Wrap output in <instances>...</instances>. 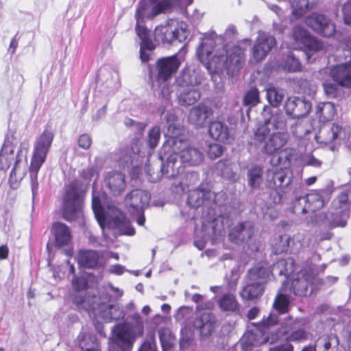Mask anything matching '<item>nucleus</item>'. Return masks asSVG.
I'll use <instances>...</instances> for the list:
<instances>
[{"instance_id":"f257e3e1","label":"nucleus","mask_w":351,"mask_h":351,"mask_svg":"<svg viewBox=\"0 0 351 351\" xmlns=\"http://www.w3.org/2000/svg\"><path fill=\"white\" fill-rule=\"evenodd\" d=\"M245 49L239 45L229 47L223 45L218 47L214 56L206 43H202L197 49V56L202 63L213 66L215 69H224L228 74L234 75L243 66L245 61Z\"/></svg>"},{"instance_id":"f03ea898","label":"nucleus","mask_w":351,"mask_h":351,"mask_svg":"<svg viewBox=\"0 0 351 351\" xmlns=\"http://www.w3.org/2000/svg\"><path fill=\"white\" fill-rule=\"evenodd\" d=\"M133 322H124L112 328L108 339V351H132L134 342L144 333V323L138 313L131 316Z\"/></svg>"},{"instance_id":"7ed1b4c3","label":"nucleus","mask_w":351,"mask_h":351,"mask_svg":"<svg viewBox=\"0 0 351 351\" xmlns=\"http://www.w3.org/2000/svg\"><path fill=\"white\" fill-rule=\"evenodd\" d=\"M226 199L225 193L213 191L211 182L205 181L188 191L186 204L195 209L202 207L208 219H217V211L224 204Z\"/></svg>"},{"instance_id":"20e7f679","label":"nucleus","mask_w":351,"mask_h":351,"mask_svg":"<svg viewBox=\"0 0 351 351\" xmlns=\"http://www.w3.org/2000/svg\"><path fill=\"white\" fill-rule=\"evenodd\" d=\"M73 302L78 309L86 311L89 315L96 319H101L106 322L118 321L125 317V312L119 304H113L106 301H90L89 296H82L80 293L74 295Z\"/></svg>"},{"instance_id":"39448f33","label":"nucleus","mask_w":351,"mask_h":351,"mask_svg":"<svg viewBox=\"0 0 351 351\" xmlns=\"http://www.w3.org/2000/svg\"><path fill=\"white\" fill-rule=\"evenodd\" d=\"M86 189L78 180L70 182L64 187L62 202V215L64 219H84V196Z\"/></svg>"},{"instance_id":"423d86ee","label":"nucleus","mask_w":351,"mask_h":351,"mask_svg":"<svg viewBox=\"0 0 351 351\" xmlns=\"http://www.w3.org/2000/svg\"><path fill=\"white\" fill-rule=\"evenodd\" d=\"M171 149L178 153V156L184 165L197 166L204 160L202 153L194 147H191L184 135V128L180 125H170Z\"/></svg>"},{"instance_id":"0eeeda50","label":"nucleus","mask_w":351,"mask_h":351,"mask_svg":"<svg viewBox=\"0 0 351 351\" xmlns=\"http://www.w3.org/2000/svg\"><path fill=\"white\" fill-rule=\"evenodd\" d=\"M253 140L256 145H263V153L271 155L282 149L289 140L287 132L271 131L266 125H260L254 134Z\"/></svg>"},{"instance_id":"6e6552de","label":"nucleus","mask_w":351,"mask_h":351,"mask_svg":"<svg viewBox=\"0 0 351 351\" xmlns=\"http://www.w3.org/2000/svg\"><path fill=\"white\" fill-rule=\"evenodd\" d=\"M53 138L52 130L49 126H46L35 142L29 167L30 178L33 182H37L38 173L46 160Z\"/></svg>"},{"instance_id":"1a4fd4ad","label":"nucleus","mask_w":351,"mask_h":351,"mask_svg":"<svg viewBox=\"0 0 351 351\" xmlns=\"http://www.w3.org/2000/svg\"><path fill=\"white\" fill-rule=\"evenodd\" d=\"M295 271L294 260L292 258L281 259L273 266L270 270L268 264L265 262L258 263L250 269L247 274V280L261 282L263 285L269 278L272 271H277L280 276H285L289 278Z\"/></svg>"},{"instance_id":"9d476101","label":"nucleus","mask_w":351,"mask_h":351,"mask_svg":"<svg viewBox=\"0 0 351 351\" xmlns=\"http://www.w3.org/2000/svg\"><path fill=\"white\" fill-rule=\"evenodd\" d=\"M278 321L277 315L271 313L267 319L254 326L252 330H248L241 339V345L243 351H251L254 347L261 346L271 341V337L267 334L270 326L276 324Z\"/></svg>"},{"instance_id":"9b49d317","label":"nucleus","mask_w":351,"mask_h":351,"mask_svg":"<svg viewBox=\"0 0 351 351\" xmlns=\"http://www.w3.org/2000/svg\"><path fill=\"white\" fill-rule=\"evenodd\" d=\"M223 221H202L200 227L196 225L194 245L199 250L208 243L212 245L219 241L223 236Z\"/></svg>"},{"instance_id":"f8f14e48","label":"nucleus","mask_w":351,"mask_h":351,"mask_svg":"<svg viewBox=\"0 0 351 351\" xmlns=\"http://www.w3.org/2000/svg\"><path fill=\"white\" fill-rule=\"evenodd\" d=\"M14 136H7L0 150V170L7 171L12 166L10 176H15L19 165L21 162L22 150L14 152Z\"/></svg>"},{"instance_id":"ddd939ff","label":"nucleus","mask_w":351,"mask_h":351,"mask_svg":"<svg viewBox=\"0 0 351 351\" xmlns=\"http://www.w3.org/2000/svg\"><path fill=\"white\" fill-rule=\"evenodd\" d=\"M150 199V193L140 189H133L127 194L125 202L132 219H145L144 210L149 205Z\"/></svg>"},{"instance_id":"4468645a","label":"nucleus","mask_w":351,"mask_h":351,"mask_svg":"<svg viewBox=\"0 0 351 351\" xmlns=\"http://www.w3.org/2000/svg\"><path fill=\"white\" fill-rule=\"evenodd\" d=\"M300 322V319L296 318L294 319L292 317L289 316L285 320L282 328L276 333L271 334V343H275L282 337H285V340L287 341L301 342L306 340L307 339V333L304 329L294 330L295 325Z\"/></svg>"},{"instance_id":"2eb2a0df","label":"nucleus","mask_w":351,"mask_h":351,"mask_svg":"<svg viewBox=\"0 0 351 351\" xmlns=\"http://www.w3.org/2000/svg\"><path fill=\"white\" fill-rule=\"evenodd\" d=\"M292 38L295 45L304 47L307 51L306 59H310V52H317L323 49L322 43L313 37L306 29L300 25L295 26L292 30Z\"/></svg>"},{"instance_id":"dca6fc26","label":"nucleus","mask_w":351,"mask_h":351,"mask_svg":"<svg viewBox=\"0 0 351 351\" xmlns=\"http://www.w3.org/2000/svg\"><path fill=\"white\" fill-rule=\"evenodd\" d=\"M186 38V32L180 27H173L172 25H162L156 27L154 39L163 44H171L175 41L180 43Z\"/></svg>"},{"instance_id":"f3484780","label":"nucleus","mask_w":351,"mask_h":351,"mask_svg":"<svg viewBox=\"0 0 351 351\" xmlns=\"http://www.w3.org/2000/svg\"><path fill=\"white\" fill-rule=\"evenodd\" d=\"M180 64L177 53L159 58L156 63V68L158 71L157 80L162 82L169 80L177 72Z\"/></svg>"},{"instance_id":"a211bd4d","label":"nucleus","mask_w":351,"mask_h":351,"mask_svg":"<svg viewBox=\"0 0 351 351\" xmlns=\"http://www.w3.org/2000/svg\"><path fill=\"white\" fill-rule=\"evenodd\" d=\"M287 169L276 167L267 171V182L269 186L286 193L293 181L292 174L288 176Z\"/></svg>"},{"instance_id":"6ab92c4d","label":"nucleus","mask_w":351,"mask_h":351,"mask_svg":"<svg viewBox=\"0 0 351 351\" xmlns=\"http://www.w3.org/2000/svg\"><path fill=\"white\" fill-rule=\"evenodd\" d=\"M303 240V235L298 234L291 239L287 234L279 236L272 243V246L275 254H280L282 252H295L299 251L305 246Z\"/></svg>"},{"instance_id":"aec40b11","label":"nucleus","mask_w":351,"mask_h":351,"mask_svg":"<svg viewBox=\"0 0 351 351\" xmlns=\"http://www.w3.org/2000/svg\"><path fill=\"white\" fill-rule=\"evenodd\" d=\"M306 24L324 37H330L335 32V26L324 14L313 13L305 19Z\"/></svg>"},{"instance_id":"412c9836","label":"nucleus","mask_w":351,"mask_h":351,"mask_svg":"<svg viewBox=\"0 0 351 351\" xmlns=\"http://www.w3.org/2000/svg\"><path fill=\"white\" fill-rule=\"evenodd\" d=\"M263 123L269 127V124L272 125L273 131L276 132H287V119L282 110L277 109L273 110L269 106H265L262 112Z\"/></svg>"},{"instance_id":"4be33fe9","label":"nucleus","mask_w":351,"mask_h":351,"mask_svg":"<svg viewBox=\"0 0 351 351\" xmlns=\"http://www.w3.org/2000/svg\"><path fill=\"white\" fill-rule=\"evenodd\" d=\"M330 77L341 87L351 88V60L335 64L330 68Z\"/></svg>"},{"instance_id":"5701e85b","label":"nucleus","mask_w":351,"mask_h":351,"mask_svg":"<svg viewBox=\"0 0 351 351\" xmlns=\"http://www.w3.org/2000/svg\"><path fill=\"white\" fill-rule=\"evenodd\" d=\"M213 115L212 108L204 102H201L190 110L188 120L195 128H202Z\"/></svg>"},{"instance_id":"b1692460","label":"nucleus","mask_w":351,"mask_h":351,"mask_svg":"<svg viewBox=\"0 0 351 351\" xmlns=\"http://www.w3.org/2000/svg\"><path fill=\"white\" fill-rule=\"evenodd\" d=\"M311 104L298 97H289L284 108L287 115L293 119H300L306 115L311 110Z\"/></svg>"},{"instance_id":"393cba45","label":"nucleus","mask_w":351,"mask_h":351,"mask_svg":"<svg viewBox=\"0 0 351 351\" xmlns=\"http://www.w3.org/2000/svg\"><path fill=\"white\" fill-rule=\"evenodd\" d=\"M276 45V39L270 35L263 34L256 40L252 49V58L258 62L266 58Z\"/></svg>"},{"instance_id":"a878e982","label":"nucleus","mask_w":351,"mask_h":351,"mask_svg":"<svg viewBox=\"0 0 351 351\" xmlns=\"http://www.w3.org/2000/svg\"><path fill=\"white\" fill-rule=\"evenodd\" d=\"M178 153L173 152L167 158L166 162L162 164L161 171L162 175L167 178H177L184 172V165L178 160Z\"/></svg>"},{"instance_id":"bb28decb","label":"nucleus","mask_w":351,"mask_h":351,"mask_svg":"<svg viewBox=\"0 0 351 351\" xmlns=\"http://www.w3.org/2000/svg\"><path fill=\"white\" fill-rule=\"evenodd\" d=\"M228 234L229 240L239 243L247 241L253 234L252 226L248 221H237L236 224L231 223Z\"/></svg>"},{"instance_id":"cd10ccee","label":"nucleus","mask_w":351,"mask_h":351,"mask_svg":"<svg viewBox=\"0 0 351 351\" xmlns=\"http://www.w3.org/2000/svg\"><path fill=\"white\" fill-rule=\"evenodd\" d=\"M104 182L110 194L114 197L121 195L126 188L125 175L119 171L108 172Z\"/></svg>"},{"instance_id":"c85d7f7f","label":"nucleus","mask_w":351,"mask_h":351,"mask_svg":"<svg viewBox=\"0 0 351 351\" xmlns=\"http://www.w3.org/2000/svg\"><path fill=\"white\" fill-rule=\"evenodd\" d=\"M299 276L301 277L293 280L290 285V291L298 296L307 295L308 286L315 280V276L311 272L305 273L304 271H301Z\"/></svg>"},{"instance_id":"c756f323","label":"nucleus","mask_w":351,"mask_h":351,"mask_svg":"<svg viewBox=\"0 0 351 351\" xmlns=\"http://www.w3.org/2000/svg\"><path fill=\"white\" fill-rule=\"evenodd\" d=\"M208 134L213 140L223 143H229L231 138L229 128L220 121L210 123Z\"/></svg>"},{"instance_id":"7c9ffc66","label":"nucleus","mask_w":351,"mask_h":351,"mask_svg":"<svg viewBox=\"0 0 351 351\" xmlns=\"http://www.w3.org/2000/svg\"><path fill=\"white\" fill-rule=\"evenodd\" d=\"M215 317L210 313H204L193 322L194 327L199 330L200 335L208 337L214 330Z\"/></svg>"},{"instance_id":"2f4dec72","label":"nucleus","mask_w":351,"mask_h":351,"mask_svg":"<svg viewBox=\"0 0 351 351\" xmlns=\"http://www.w3.org/2000/svg\"><path fill=\"white\" fill-rule=\"evenodd\" d=\"M264 285L261 282L247 280V284L240 291V296L245 300H253L259 298L264 293Z\"/></svg>"},{"instance_id":"473e14b6","label":"nucleus","mask_w":351,"mask_h":351,"mask_svg":"<svg viewBox=\"0 0 351 351\" xmlns=\"http://www.w3.org/2000/svg\"><path fill=\"white\" fill-rule=\"evenodd\" d=\"M77 343L80 351H101L97 337L90 332H81Z\"/></svg>"},{"instance_id":"72a5a7b5","label":"nucleus","mask_w":351,"mask_h":351,"mask_svg":"<svg viewBox=\"0 0 351 351\" xmlns=\"http://www.w3.org/2000/svg\"><path fill=\"white\" fill-rule=\"evenodd\" d=\"M182 90L178 96V104L183 106H191L196 103L201 97V92L197 87H182Z\"/></svg>"},{"instance_id":"f704fd0d","label":"nucleus","mask_w":351,"mask_h":351,"mask_svg":"<svg viewBox=\"0 0 351 351\" xmlns=\"http://www.w3.org/2000/svg\"><path fill=\"white\" fill-rule=\"evenodd\" d=\"M341 130V127L335 123H333L329 128H322L316 135L317 141L324 145L332 143L338 138Z\"/></svg>"},{"instance_id":"c9c22d12","label":"nucleus","mask_w":351,"mask_h":351,"mask_svg":"<svg viewBox=\"0 0 351 351\" xmlns=\"http://www.w3.org/2000/svg\"><path fill=\"white\" fill-rule=\"evenodd\" d=\"M100 255L95 250H80L77 256L79 265L85 268H94L97 264Z\"/></svg>"},{"instance_id":"e433bc0d","label":"nucleus","mask_w":351,"mask_h":351,"mask_svg":"<svg viewBox=\"0 0 351 351\" xmlns=\"http://www.w3.org/2000/svg\"><path fill=\"white\" fill-rule=\"evenodd\" d=\"M263 167L254 165L250 167L247 172L248 186L253 190L261 188L263 183Z\"/></svg>"},{"instance_id":"4c0bfd02","label":"nucleus","mask_w":351,"mask_h":351,"mask_svg":"<svg viewBox=\"0 0 351 351\" xmlns=\"http://www.w3.org/2000/svg\"><path fill=\"white\" fill-rule=\"evenodd\" d=\"M52 232L56 243L59 246L67 245L71 240V235L68 227L59 221L53 224Z\"/></svg>"},{"instance_id":"58836bf2","label":"nucleus","mask_w":351,"mask_h":351,"mask_svg":"<svg viewBox=\"0 0 351 351\" xmlns=\"http://www.w3.org/2000/svg\"><path fill=\"white\" fill-rule=\"evenodd\" d=\"M315 114L319 121H330L336 114V108L332 102H321L316 107Z\"/></svg>"},{"instance_id":"ea45409f","label":"nucleus","mask_w":351,"mask_h":351,"mask_svg":"<svg viewBox=\"0 0 351 351\" xmlns=\"http://www.w3.org/2000/svg\"><path fill=\"white\" fill-rule=\"evenodd\" d=\"M176 83L180 87H197L200 80L195 71L184 69L177 78Z\"/></svg>"},{"instance_id":"a19ab883","label":"nucleus","mask_w":351,"mask_h":351,"mask_svg":"<svg viewBox=\"0 0 351 351\" xmlns=\"http://www.w3.org/2000/svg\"><path fill=\"white\" fill-rule=\"evenodd\" d=\"M106 293H103L99 297L97 295H90V301L97 302V301H106L108 302H112V300H117L121 298L123 295V291L119 289L113 287L111 284H108L105 288ZM85 296H87L86 295Z\"/></svg>"},{"instance_id":"79ce46f5","label":"nucleus","mask_w":351,"mask_h":351,"mask_svg":"<svg viewBox=\"0 0 351 351\" xmlns=\"http://www.w3.org/2000/svg\"><path fill=\"white\" fill-rule=\"evenodd\" d=\"M101 229L104 231L108 226H116L120 228L122 234L127 235H134L135 233L134 228L131 226L130 221H97Z\"/></svg>"},{"instance_id":"37998d69","label":"nucleus","mask_w":351,"mask_h":351,"mask_svg":"<svg viewBox=\"0 0 351 351\" xmlns=\"http://www.w3.org/2000/svg\"><path fill=\"white\" fill-rule=\"evenodd\" d=\"M287 284L283 283L282 289L276 295L274 302V308L279 314H284L289 311L290 300L289 297L284 293L286 292Z\"/></svg>"},{"instance_id":"c03bdc74","label":"nucleus","mask_w":351,"mask_h":351,"mask_svg":"<svg viewBox=\"0 0 351 351\" xmlns=\"http://www.w3.org/2000/svg\"><path fill=\"white\" fill-rule=\"evenodd\" d=\"M158 336L162 351H172L176 339L170 329L160 328L158 330Z\"/></svg>"},{"instance_id":"a18cd8bd","label":"nucleus","mask_w":351,"mask_h":351,"mask_svg":"<svg viewBox=\"0 0 351 351\" xmlns=\"http://www.w3.org/2000/svg\"><path fill=\"white\" fill-rule=\"evenodd\" d=\"M332 206L335 208L337 214H339L342 217H349L348 196L346 193H341L334 199Z\"/></svg>"},{"instance_id":"49530a36","label":"nucleus","mask_w":351,"mask_h":351,"mask_svg":"<svg viewBox=\"0 0 351 351\" xmlns=\"http://www.w3.org/2000/svg\"><path fill=\"white\" fill-rule=\"evenodd\" d=\"M324 202L322 197L318 193H311L306 197V202L303 211L308 210L314 213L324 206Z\"/></svg>"},{"instance_id":"de8ad7c7","label":"nucleus","mask_w":351,"mask_h":351,"mask_svg":"<svg viewBox=\"0 0 351 351\" xmlns=\"http://www.w3.org/2000/svg\"><path fill=\"white\" fill-rule=\"evenodd\" d=\"M219 305L223 311H235L239 306L235 296L230 293L224 294L219 300Z\"/></svg>"},{"instance_id":"09e8293b","label":"nucleus","mask_w":351,"mask_h":351,"mask_svg":"<svg viewBox=\"0 0 351 351\" xmlns=\"http://www.w3.org/2000/svg\"><path fill=\"white\" fill-rule=\"evenodd\" d=\"M267 98L272 106L278 107L284 99V94L278 88L270 87L267 90Z\"/></svg>"},{"instance_id":"8fccbe9b","label":"nucleus","mask_w":351,"mask_h":351,"mask_svg":"<svg viewBox=\"0 0 351 351\" xmlns=\"http://www.w3.org/2000/svg\"><path fill=\"white\" fill-rule=\"evenodd\" d=\"M92 208L96 219H106V210L99 195H93Z\"/></svg>"},{"instance_id":"3c124183","label":"nucleus","mask_w":351,"mask_h":351,"mask_svg":"<svg viewBox=\"0 0 351 351\" xmlns=\"http://www.w3.org/2000/svg\"><path fill=\"white\" fill-rule=\"evenodd\" d=\"M92 208L96 219H106V210L99 195H93Z\"/></svg>"},{"instance_id":"603ef678","label":"nucleus","mask_w":351,"mask_h":351,"mask_svg":"<svg viewBox=\"0 0 351 351\" xmlns=\"http://www.w3.org/2000/svg\"><path fill=\"white\" fill-rule=\"evenodd\" d=\"M80 178L87 184H89L95 176L96 179L99 176L98 167L96 165H92L82 169L79 171Z\"/></svg>"},{"instance_id":"864d4df0","label":"nucleus","mask_w":351,"mask_h":351,"mask_svg":"<svg viewBox=\"0 0 351 351\" xmlns=\"http://www.w3.org/2000/svg\"><path fill=\"white\" fill-rule=\"evenodd\" d=\"M326 94L331 98L338 99L343 95V91L337 83H325L323 85Z\"/></svg>"},{"instance_id":"5fc2aeb1","label":"nucleus","mask_w":351,"mask_h":351,"mask_svg":"<svg viewBox=\"0 0 351 351\" xmlns=\"http://www.w3.org/2000/svg\"><path fill=\"white\" fill-rule=\"evenodd\" d=\"M260 101L259 92L256 88H252L247 91L243 99L245 106H254Z\"/></svg>"},{"instance_id":"6e6d98bb","label":"nucleus","mask_w":351,"mask_h":351,"mask_svg":"<svg viewBox=\"0 0 351 351\" xmlns=\"http://www.w3.org/2000/svg\"><path fill=\"white\" fill-rule=\"evenodd\" d=\"M160 138V128L156 125L152 127L148 133V145L152 149H154L158 145Z\"/></svg>"},{"instance_id":"4d7b16f0","label":"nucleus","mask_w":351,"mask_h":351,"mask_svg":"<svg viewBox=\"0 0 351 351\" xmlns=\"http://www.w3.org/2000/svg\"><path fill=\"white\" fill-rule=\"evenodd\" d=\"M217 171L222 178H229L232 173L230 165L228 160H220L215 165Z\"/></svg>"},{"instance_id":"13d9d810","label":"nucleus","mask_w":351,"mask_h":351,"mask_svg":"<svg viewBox=\"0 0 351 351\" xmlns=\"http://www.w3.org/2000/svg\"><path fill=\"white\" fill-rule=\"evenodd\" d=\"M285 66L288 71L291 72L300 71L302 70V64L300 60L293 55L288 56Z\"/></svg>"},{"instance_id":"bf43d9fd","label":"nucleus","mask_w":351,"mask_h":351,"mask_svg":"<svg viewBox=\"0 0 351 351\" xmlns=\"http://www.w3.org/2000/svg\"><path fill=\"white\" fill-rule=\"evenodd\" d=\"M172 5L171 0H162L158 2L152 9L153 15L156 16L165 12Z\"/></svg>"},{"instance_id":"052dcab7","label":"nucleus","mask_w":351,"mask_h":351,"mask_svg":"<svg viewBox=\"0 0 351 351\" xmlns=\"http://www.w3.org/2000/svg\"><path fill=\"white\" fill-rule=\"evenodd\" d=\"M224 149V147L219 144H211L208 150V155L211 159H215L222 155Z\"/></svg>"},{"instance_id":"680f3d73","label":"nucleus","mask_w":351,"mask_h":351,"mask_svg":"<svg viewBox=\"0 0 351 351\" xmlns=\"http://www.w3.org/2000/svg\"><path fill=\"white\" fill-rule=\"evenodd\" d=\"M341 12L346 24L351 25V2L346 1L343 3Z\"/></svg>"},{"instance_id":"e2e57ef3","label":"nucleus","mask_w":351,"mask_h":351,"mask_svg":"<svg viewBox=\"0 0 351 351\" xmlns=\"http://www.w3.org/2000/svg\"><path fill=\"white\" fill-rule=\"evenodd\" d=\"M77 143L81 148L84 149H88L92 144V138L90 135L84 133L79 136Z\"/></svg>"},{"instance_id":"0e129e2a","label":"nucleus","mask_w":351,"mask_h":351,"mask_svg":"<svg viewBox=\"0 0 351 351\" xmlns=\"http://www.w3.org/2000/svg\"><path fill=\"white\" fill-rule=\"evenodd\" d=\"M124 123L127 127H136L140 135H143L144 130L147 126L146 123L142 122H136L130 118H127L125 120Z\"/></svg>"},{"instance_id":"69168bd1","label":"nucleus","mask_w":351,"mask_h":351,"mask_svg":"<svg viewBox=\"0 0 351 351\" xmlns=\"http://www.w3.org/2000/svg\"><path fill=\"white\" fill-rule=\"evenodd\" d=\"M87 287V281L83 278H74L73 280V289L78 292L82 291L86 289Z\"/></svg>"},{"instance_id":"338daca9","label":"nucleus","mask_w":351,"mask_h":351,"mask_svg":"<svg viewBox=\"0 0 351 351\" xmlns=\"http://www.w3.org/2000/svg\"><path fill=\"white\" fill-rule=\"evenodd\" d=\"M138 351H156L154 338L152 336L147 338L144 341Z\"/></svg>"},{"instance_id":"774afa93","label":"nucleus","mask_w":351,"mask_h":351,"mask_svg":"<svg viewBox=\"0 0 351 351\" xmlns=\"http://www.w3.org/2000/svg\"><path fill=\"white\" fill-rule=\"evenodd\" d=\"M324 350H329L332 346H337L339 343L338 339L335 335H330L323 339Z\"/></svg>"}]
</instances>
